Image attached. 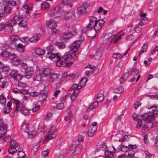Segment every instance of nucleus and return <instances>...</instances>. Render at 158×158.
<instances>
[{"label": "nucleus", "instance_id": "1", "mask_svg": "<svg viewBox=\"0 0 158 158\" xmlns=\"http://www.w3.org/2000/svg\"><path fill=\"white\" fill-rule=\"evenodd\" d=\"M47 57L53 61L56 62L57 66L61 67L66 66L67 67H69L72 65L74 60H76L73 57L71 53L67 52L64 55L61 60V56L60 53L54 54L52 52H48Z\"/></svg>", "mask_w": 158, "mask_h": 158}, {"label": "nucleus", "instance_id": "2", "mask_svg": "<svg viewBox=\"0 0 158 158\" xmlns=\"http://www.w3.org/2000/svg\"><path fill=\"white\" fill-rule=\"evenodd\" d=\"M156 106H152L149 109V112L150 114L145 113L141 116V118L146 122L147 123H150L152 122L154 120L155 117L158 116V110H156Z\"/></svg>", "mask_w": 158, "mask_h": 158}, {"label": "nucleus", "instance_id": "3", "mask_svg": "<svg viewBox=\"0 0 158 158\" xmlns=\"http://www.w3.org/2000/svg\"><path fill=\"white\" fill-rule=\"evenodd\" d=\"M12 103H14L16 104V109L15 110V112H17L19 110H20V112L22 114L24 115H27L29 114V111L28 110L25 106H22L19 109V104L20 102L18 100H15L12 98L10 97V104ZM11 105L10 104V106Z\"/></svg>", "mask_w": 158, "mask_h": 158}, {"label": "nucleus", "instance_id": "4", "mask_svg": "<svg viewBox=\"0 0 158 158\" xmlns=\"http://www.w3.org/2000/svg\"><path fill=\"white\" fill-rule=\"evenodd\" d=\"M57 130L56 129L54 126H52L50 128L48 134L46 135L45 139L43 140L44 142H47L49 140L55 137L56 135V132Z\"/></svg>", "mask_w": 158, "mask_h": 158}, {"label": "nucleus", "instance_id": "5", "mask_svg": "<svg viewBox=\"0 0 158 158\" xmlns=\"http://www.w3.org/2000/svg\"><path fill=\"white\" fill-rule=\"evenodd\" d=\"M87 80L86 77L82 78L78 84H75L73 85L71 88L72 89L79 90L81 89L85 86Z\"/></svg>", "mask_w": 158, "mask_h": 158}, {"label": "nucleus", "instance_id": "6", "mask_svg": "<svg viewBox=\"0 0 158 158\" xmlns=\"http://www.w3.org/2000/svg\"><path fill=\"white\" fill-rule=\"evenodd\" d=\"M19 143L15 140H10V154H13L17 151V148L19 146Z\"/></svg>", "mask_w": 158, "mask_h": 158}, {"label": "nucleus", "instance_id": "7", "mask_svg": "<svg viewBox=\"0 0 158 158\" xmlns=\"http://www.w3.org/2000/svg\"><path fill=\"white\" fill-rule=\"evenodd\" d=\"M23 19V18L18 15H15L14 16L13 18L10 20V30L13 29V25L17 23L18 24L19 22H21Z\"/></svg>", "mask_w": 158, "mask_h": 158}, {"label": "nucleus", "instance_id": "8", "mask_svg": "<svg viewBox=\"0 0 158 158\" xmlns=\"http://www.w3.org/2000/svg\"><path fill=\"white\" fill-rule=\"evenodd\" d=\"M89 22L87 25L86 29L87 30H93L94 28V21L96 19L95 17L91 16L89 17Z\"/></svg>", "mask_w": 158, "mask_h": 158}, {"label": "nucleus", "instance_id": "9", "mask_svg": "<svg viewBox=\"0 0 158 158\" xmlns=\"http://www.w3.org/2000/svg\"><path fill=\"white\" fill-rule=\"evenodd\" d=\"M89 6L87 3H84L83 5L77 9V13L78 14L82 15L85 14L86 12V9Z\"/></svg>", "mask_w": 158, "mask_h": 158}, {"label": "nucleus", "instance_id": "10", "mask_svg": "<svg viewBox=\"0 0 158 158\" xmlns=\"http://www.w3.org/2000/svg\"><path fill=\"white\" fill-rule=\"evenodd\" d=\"M85 68L90 69H91L90 70H87L85 72V77H86V76L87 77H89L90 74L94 72V70L96 69V67L92 64H88L85 67Z\"/></svg>", "mask_w": 158, "mask_h": 158}, {"label": "nucleus", "instance_id": "11", "mask_svg": "<svg viewBox=\"0 0 158 158\" xmlns=\"http://www.w3.org/2000/svg\"><path fill=\"white\" fill-rule=\"evenodd\" d=\"M141 116L142 115L140 116L139 115L136 114L135 113H134L132 115L133 119L138 121L137 124L136 126V127L137 128H139L142 125V120L141 119H142ZM142 119H143L142 118Z\"/></svg>", "mask_w": 158, "mask_h": 158}, {"label": "nucleus", "instance_id": "12", "mask_svg": "<svg viewBox=\"0 0 158 158\" xmlns=\"http://www.w3.org/2000/svg\"><path fill=\"white\" fill-rule=\"evenodd\" d=\"M136 147V145L129 144L128 146L122 145L120 148L121 151L123 152H127L131 149H134Z\"/></svg>", "mask_w": 158, "mask_h": 158}, {"label": "nucleus", "instance_id": "13", "mask_svg": "<svg viewBox=\"0 0 158 158\" xmlns=\"http://www.w3.org/2000/svg\"><path fill=\"white\" fill-rule=\"evenodd\" d=\"M21 77L18 74L16 70H13L10 72V79L12 81H16L21 79Z\"/></svg>", "mask_w": 158, "mask_h": 158}, {"label": "nucleus", "instance_id": "14", "mask_svg": "<svg viewBox=\"0 0 158 158\" xmlns=\"http://www.w3.org/2000/svg\"><path fill=\"white\" fill-rule=\"evenodd\" d=\"M7 125L4 123L0 122V138L5 135Z\"/></svg>", "mask_w": 158, "mask_h": 158}, {"label": "nucleus", "instance_id": "15", "mask_svg": "<svg viewBox=\"0 0 158 158\" xmlns=\"http://www.w3.org/2000/svg\"><path fill=\"white\" fill-rule=\"evenodd\" d=\"M97 127H89L88 131L86 132L87 136L91 137L94 135L97 130Z\"/></svg>", "mask_w": 158, "mask_h": 158}, {"label": "nucleus", "instance_id": "16", "mask_svg": "<svg viewBox=\"0 0 158 158\" xmlns=\"http://www.w3.org/2000/svg\"><path fill=\"white\" fill-rule=\"evenodd\" d=\"M41 37L40 34H35L33 36L29 39V42L31 43H35L37 42Z\"/></svg>", "mask_w": 158, "mask_h": 158}, {"label": "nucleus", "instance_id": "17", "mask_svg": "<svg viewBox=\"0 0 158 158\" xmlns=\"http://www.w3.org/2000/svg\"><path fill=\"white\" fill-rule=\"evenodd\" d=\"M41 74L43 77L49 78L52 74L51 71L49 69H44L42 71Z\"/></svg>", "mask_w": 158, "mask_h": 158}, {"label": "nucleus", "instance_id": "18", "mask_svg": "<svg viewBox=\"0 0 158 158\" xmlns=\"http://www.w3.org/2000/svg\"><path fill=\"white\" fill-rule=\"evenodd\" d=\"M5 6L4 11L6 14H9L10 13V4L9 1H5L3 2Z\"/></svg>", "mask_w": 158, "mask_h": 158}, {"label": "nucleus", "instance_id": "19", "mask_svg": "<svg viewBox=\"0 0 158 158\" xmlns=\"http://www.w3.org/2000/svg\"><path fill=\"white\" fill-rule=\"evenodd\" d=\"M33 71V69L32 67H28V68L24 71V72L26 74L25 77L26 78H29L30 76L32 75Z\"/></svg>", "mask_w": 158, "mask_h": 158}, {"label": "nucleus", "instance_id": "20", "mask_svg": "<svg viewBox=\"0 0 158 158\" xmlns=\"http://www.w3.org/2000/svg\"><path fill=\"white\" fill-rule=\"evenodd\" d=\"M57 25V22L52 19L49 20L47 23V25L50 29L56 28Z\"/></svg>", "mask_w": 158, "mask_h": 158}, {"label": "nucleus", "instance_id": "21", "mask_svg": "<svg viewBox=\"0 0 158 158\" xmlns=\"http://www.w3.org/2000/svg\"><path fill=\"white\" fill-rule=\"evenodd\" d=\"M81 41L79 40L75 41L73 43L72 45L71 46V50L72 49H75L76 50L78 49L80 47Z\"/></svg>", "mask_w": 158, "mask_h": 158}, {"label": "nucleus", "instance_id": "22", "mask_svg": "<svg viewBox=\"0 0 158 158\" xmlns=\"http://www.w3.org/2000/svg\"><path fill=\"white\" fill-rule=\"evenodd\" d=\"M35 52L36 54L39 56H42L45 54V50L40 48H37L35 49Z\"/></svg>", "mask_w": 158, "mask_h": 158}, {"label": "nucleus", "instance_id": "23", "mask_svg": "<svg viewBox=\"0 0 158 158\" xmlns=\"http://www.w3.org/2000/svg\"><path fill=\"white\" fill-rule=\"evenodd\" d=\"M129 75V73L128 72H126L125 73L123 74L121 77L119 79L120 82L121 84L123 83L124 81L127 79Z\"/></svg>", "mask_w": 158, "mask_h": 158}, {"label": "nucleus", "instance_id": "24", "mask_svg": "<svg viewBox=\"0 0 158 158\" xmlns=\"http://www.w3.org/2000/svg\"><path fill=\"white\" fill-rule=\"evenodd\" d=\"M17 88L18 90V92H19V94H28L29 92L28 90L26 89L25 88L18 87Z\"/></svg>", "mask_w": 158, "mask_h": 158}, {"label": "nucleus", "instance_id": "25", "mask_svg": "<svg viewBox=\"0 0 158 158\" xmlns=\"http://www.w3.org/2000/svg\"><path fill=\"white\" fill-rule=\"evenodd\" d=\"M55 74L52 73L51 74L50 77H49L48 78L50 79V80L52 81H57V80L59 78V76Z\"/></svg>", "mask_w": 158, "mask_h": 158}, {"label": "nucleus", "instance_id": "26", "mask_svg": "<svg viewBox=\"0 0 158 158\" xmlns=\"http://www.w3.org/2000/svg\"><path fill=\"white\" fill-rule=\"evenodd\" d=\"M94 30H95L96 31L98 32L102 29V27L97 22V19L94 21Z\"/></svg>", "mask_w": 158, "mask_h": 158}, {"label": "nucleus", "instance_id": "27", "mask_svg": "<svg viewBox=\"0 0 158 158\" xmlns=\"http://www.w3.org/2000/svg\"><path fill=\"white\" fill-rule=\"evenodd\" d=\"M104 98V95L101 93L98 94L97 95L96 101L98 103H100L103 101Z\"/></svg>", "mask_w": 158, "mask_h": 158}, {"label": "nucleus", "instance_id": "28", "mask_svg": "<svg viewBox=\"0 0 158 158\" xmlns=\"http://www.w3.org/2000/svg\"><path fill=\"white\" fill-rule=\"evenodd\" d=\"M92 58H94L96 60H98L101 56V52L100 51H97L96 53L94 56H91Z\"/></svg>", "mask_w": 158, "mask_h": 158}, {"label": "nucleus", "instance_id": "29", "mask_svg": "<svg viewBox=\"0 0 158 158\" xmlns=\"http://www.w3.org/2000/svg\"><path fill=\"white\" fill-rule=\"evenodd\" d=\"M98 102H96L91 104L87 109V111H89L92 109L97 107L98 106Z\"/></svg>", "mask_w": 158, "mask_h": 158}, {"label": "nucleus", "instance_id": "30", "mask_svg": "<svg viewBox=\"0 0 158 158\" xmlns=\"http://www.w3.org/2000/svg\"><path fill=\"white\" fill-rule=\"evenodd\" d=\"M6 80L4 78H0V86L2 88H4L6 86Z\"/></svg>", "mask_w": 158, "mask_h": 158}, {"label": "nucleus", "instance_id": "31", "mask_svg": "<svg viewBox=\"0 0 158 158\" xmlns=\"http://www.w3.org/2000/svg\"><path fill=\"white\" fill-rule=\"evenodd\" d=\"M97 33L98 32L95 30L93 29L89 32L88 37L90 38L93 39L96 36Z\"/></svg>", "mask_w": 158, "mask_h": 158}, {"label": "nucleus", "instance_id": "32", "mask_svg": "<svg viewBox=\"0 0 158 158\" xmlns=\"http://www.w3.org/2000/svg\"><path fill=\"white\" fill-rule=\"evenodd\" d=\"M73 118V114L71 112L69 113L68 115L64 117V119L66 121H67L69 120V122L72 121Z\"/></svg>", "mask_w": 158, "mask_h": 158}, {"label": "nucleus", "instance_id": "33", "mask_svg": "<svg viewBox=\"0 0 158 158\" xmlns=\"http://www.w3.org/2000/svg\"><path fill=\"white\" fill-rule=\"evenodd\" d=\"M18 24L20 27L25 28L27 27V23L26 20H24L23 19L21 22L20 21L18 23Z\"/></svg>", "mask_w": 158, "mask_h": 158}, {"label": "nucleus", "instance_id": "34", "mask_svg": "<svg viewBox=\"0 0 158 158\" xmlns=\"http://www.w3.org/2000/svg\"><path fill=\"white\" fill-rule=\"evenodd\" d=\"M36 131L35 130L31 131L28 134V138L29 139L33 138L36 135Z\"/></svg>", "mask_w": 158, "mask_h": 158}, {"label": "nucleus", "instance_id": "35", "mask_svg": "<svg viewBox=\"0 0 158 158\" xmlns=\"http://www.w3.org/2000/svg\"><path fill=\"white\" fill-rule=\"evenodd\" d=\"M105 158H114L113 154L112 152L110 151H105Z\"/></svg>", "mask_w": 158, "mask_h": 158}, {"label": "nucleus", "instance_id": "36", "mask_svg": "<svg viewBox=\"0 0 158 158\" xmlns=\"http://www.w3.org/2000/svg\"><path fill=\"white\" fill-rule=\"evenodd\" d=\"M148 45L147 44H144L141 49V50L139 51V56L141 53H143V52H145L147 49H148Z\"/></svg>", "mask_w": 158, "mask_h": 158}, {"label": "nucleus", "instance_id": "37", "mask_svg": "<svg viewBox=\"0 0 158 158\" xmlns=\"http://www.w3.org/2000/svg\"><path fill=\"white\" fill-rule=\"evenodd\" d=\"M124 91V89L123 87L121 86L114 89V91L115 93L119 94H121Z\"/></svg>", "mask_w": 158, "mask_h": 158}, {"label": "nucleus", "instance_id": "38", "mask_svg": "<svg viewBox=\"0 0 158 158\" xmlns=\"http://www.w3.org/2000/svg\"><path fill=\"white\" fill-rule=\"evenodd\" d=\"M19 39V36L17 35H13L10 36V41L12 42H15Z\"/></svg>", "mask_w": 158, "mask_h": 158}, {"label": "nucleus", "instance_id": "39", "mask_svg": "<svg viewBox=\"0 0 158 158\" xmlns=\"http://www.w3.org/2000/svg\"><path fill=\"white\" fill-rule=\"evenodd\" d=\"M50 5L47 2H43L41 6V8L43 10H44L48 8Z\"/></svg>", "mask_w": 158, "mask_h": 158}, {"label": "nucleus", "instance_id": "40", "mask_svg": "<svg viewBox=\"0 0 158 158\" xmlns=\"http://www.w3.org/2000/svg\"><path fill=\"white\" fill-rule=\"evenodd\" d=\"M1 56L4 57H7L10 56V52L6 50L3 51L1 53Z\"/></svg>", "mask_w": 158, "mask_h": 158}, {"label": "nucleus", "instance_id": "41", "mask_svg": "<svg viewBox=\"0 0 158 158\" xmlns=\"http://www.w3.org/2000/svg\"><path fill=\"white\" fill-rule=\"evenodd\" d=\"M18 158H25V153L23 151H19L18 153Z\"/></svg>", "mask_w": 158, "mask_h": 158}, {"label": "nucleus", "instance_id": "42", "mask_svg": "<svg viewBox=\"0 0 158 158\" xmlns=\"http://www.w3.org/2000/svg\"><path fill=\"white\" fill-rule=\"evenodd\" d=\"M71 36V35L68 32L63 35L62 37L63 39L66 40L70 38Z\"/></svg>", "mask_w": 158, "mask_h": 158}, {"label": "nucleus", "instance_id": "43", "mask_svg": "<svg viewBox=\"0 0 158 158\" xmlns=\"http://www.w3.org/2000/svg\"><path fill=\"white\" fill-rule=\"evenodd\" d=\"M69 31V32L68 33L71 35V36L75 35L76 33L75 28L73 27L70 28Z\"/></svg>", "mask_w": 158, "mask_h": 158}, {"label": "nucleus", "instance_id": "44", "mask_svg": "<svg viewBox=\"0 0 158 158\" xmlns=\"http://www.w3.org/2000/svg\"><path fill=\"white\" fill-rule=\"evenodd\" d=\"M139 70L135 68H133L131 72V75L134 76H136L139 73Z\"/></svg>", "mask_w": 158, "mask_h": 158}, {"label": "nucleus", "instance_id": "45", "mask_svg": "<svg viewBox=\"0 0 158 158\" xmlns=\"http://www.w3.org/2000/svg\"><path fill=\"white\" fill-rule=\"evenodd\" d=\"M51 29V33L52 35H55L59 33L58 30L55 28L50 29Z\"/></svg>", "mask_w": 158, "mask_h": 158}, {"label": "nucleus", "instance_id": "46", "mask_svg": "<svg viewBox=\"0 0 158 158\" xmlns=\"http://www.w3.org/2000/svg\"><path fill=\"white\" fill-rule=\"evenodd\" d=\"M16 81L18 82V87L25 88L26 86L27 85L25 83L19 81V80H16Z\"/></svg>", "mask_w": 158, "mask_h": 158}, {"label": "nucleus", "instance_id": "47", "mask_svg": "<svg viewBox=\"0 0 158 158\" xmlns=\"http://www.w3.org/2000/svg\"><path fill=\"white\" fill-rule=\"evenodd\" d=\"M5 98L3 94L0 95V102L2 104L6 103Z\"/></svg>", "mask_w": 158, "mask_h": 158}, {"label": "nucleus", "instance_id": "48", "mask_svg": "<svg viewBox=\"0 0 158 158\" xmlns=\"http://www.w3.org/2000/svg\"><path fill=\"white\" fill-rule=\"evenodd\" d=\"M29 39L27 37H23L20 39V40L23 43H27L29 41Z\"/></svg>", "mask_w": 158, "mask_h": 158}, {"label": "nucleus", "instance_id": "49", "mask_svg": "<svg viewBox=\"0 0 158 158\" xmlns=\"http://www.w3.org/2000/svg\"><path fill=\"white\" fill-rule=\"evenodd\" d=\"M7 108H6L4 112L6 114L9 113L10 112V102H9L7 104Z\"/></svg>", "mask_w": 158, "mask_h": 158}, {"label": "nucleus", "instance_id": "50", "mask_svg": "<svg viewBox=\"0 0 158 158\" xmlns=\"http://www.w3.org/2000/svg\"><path fill=\"white\" fill-rule=\"evenodd\" d=\"M77 90H75L73 93L72 95L70 97L71 99V101H73L74 100L75 98L76 97V96L77 95V94L78 92V91Z\"/></svg>", "mask_w": 158, "mask_h": 158}, {"label": "nucleus", "instance_id": "51", "mask_svg": "<svg viewBox=\"0 0 158 158\" xmlns=\"http://www.w3.org/2000/svg\"><path fill=\"white\" fill-rule=\"evenodd\" d=\"M134 149H131L130 151H128L129 152L128 153V155L127 156V158H131V157L134 154V151L133 150Z\"/></svg>", "mask_w": 158, "mask_h": 158}, {"label": "nucleus", "instance_id": "52", "mask_svg": "<svg viewBox=\"0 0 158 158\" xmlns=\"http://www.w3.org/2000/svg\"><path fill=\"white\" fill-rule=\"evenodd\" d=\"M147 18L146 17H143L142 19H141V24H142V25H143L146 24L147 23Z\"/></svg>", "mask_w": 158, "mask_h": 158}, {"label": "nucleus", "instance_id": "53", "mask_svg": "<svg viewBox=\"0 0 158 158\" xmlns=\"http://www.w3.org/2000/svg\"><path fill=\"white\" fill-rule=\"evenodd\" d=\"M71 50L73 51L72 55H71L72 56H73V57L74 56H75V58H76L78 56L79 52L77 51L74 50V49H72Z\"/></svg>", "mask_w": 158, "mask_h": 158}, {"label": "nucleus", "instance_id": "54", "mask_svg": "<svg viewBox=\"0 0 158 158\" xmlns=\"http://www.w3.org/2000/svg\"><path fill=\"white\" fill-rule=\"evenodd\" d=\"M48 92L47 89L44 88V89L40 91V94L41 95H46Z\"/></svg>", "mask_w": 158, "mask_h": 158}, {"label": "nucleus", "instance_id": "55", "mask_svg": "<svg viewBox=\"0 0 158 158\" xmlns=\"http://www.w3.org/2000/svg\"><path fill=\"white\" fill-rule=\"evenodd\" d=\"M29 94L31 96L35 97L38 96L40 94V93L36 91L30 93Z\"/></svg>", "mask_w": 158, "mask_h": 158}, {"label": "nucleus", "instance_id": "56", "mask_svg": "<svg viewBox=\"0 0 158 158\" xmlns=\"http://www.w3.org/2000/svg\"><path fill=\"white\" fill-rule=\"evenodd\" d=\"M142 24H140L139 26H137L135 27V30L136 32L138 33L141 31L142 28Z\"/></svg>", "mask_w": 158, "mask_h": 158}, {"label": "nucleus", "instance_id": "57", "mask_svg": "<svg viewBox=\"0 0 158 158\" xmlns=\"http://www.w3.org/2000/svg\"><path fill=\"white\" fill-rule=\"evenodd\" d=\"M70 149L72 152H74L75 151V150H77V147L75 144H72L70 147Z\"/></svg>", "mask_w": 158, "mask_h": 158}, {"label": "nucleus", "instance_id": "58", "mask_svg": "<svg viewBox=\"0 0 158 158\" xmlns=\"http://www.w3.org/2000/svg\"><path fill=\"white\" fill-rule=\"evenodd\" d=\"M34 81H40L41 80V76L40 74L36 75L34 78Z\"/></svg>", "mask_w": 158, "mask_h": 158}, {"label": "nucleus", "instance_id": "59", "mask_svg": "<svg viewBox=\"0 0 158 158\" xmlns=\"http://www.w3.org/2000/svg\"><path fill=\"white\" fill-rule=\"evenodd\" d=\"M40 108L39 105H35L34 107L31 110L33 112H35L37 111Z\"/></svg>", "mask_w": 158, "mask_h": 158}, {"label": "nucleus", "instance_id": "60", "mask_svg": "<svg viewBox=\"0 0 158 158\" xmlns=\"http://www.w3.org/2000/svg\"><path fill=\"white\" fill-rule=\"evenodd\" d=\"M147 96L150 97L151 99H158V94L152 95H148Z\"/></svg>", "mask_w": 158, "mask_h": 158}, {"label": "nucleus", "instance_id": "61", "mask_svg": "<svg viewBox=\"0 0 158 158\" xmlns=\"http://www.w3.org/2000/svg\"><path fill=\"white\" fill-rule=\"evenodd\" d=\"M64 107V104L63 102L59 103L56 106V108L58 109H62Z\"/></svg>", "mask_w": 158, "mask_h": 158}, {"label": "nucleus", "instance_id": "62", "mask_svg": "<svg viewBox=\"0 0 158 158\" xmlns=\"http://www.w3.org/2000/svg\"><path fill=\"white\" fill-rule=\"evenodd\" d=\"M40 145V142H37L33 144L32 147L33 148L38 149Z\"/></svg>", "mask_w": 158, "mask_h": 158}, {"label": "nucleus", "instance_id": "63", "mask_svg": "<svg viewBox=\"0 0 158 158\" xmlns=\"http://www.w3.org/2000/svg\"><path fill=\"white\" fill-rule=\"evenodd\" d=\"M120 56V53L118 52L116 53H114L113 54V57L114 58H117L119 57Z\"/></svg>", "mask_w": 158, "mask_h": 158}, {"label": "nucleus", "instance_id": "64", "mask_svg": "<svg viewBox=\"0 0 158 158\" xmlns=\"http://www.w3.org/2000/svg\"><path fill=\"white\" fill-rule=\"evenodd\" d=\"M134 38V36L133 35H127L126 37V39L128 41H131Z\"/></svg>", "mask_w": 158, "mask_h": 158}]
</instances>
